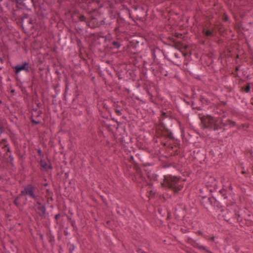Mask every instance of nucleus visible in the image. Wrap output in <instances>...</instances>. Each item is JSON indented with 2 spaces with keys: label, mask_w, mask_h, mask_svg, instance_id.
Wrapping results in <instances>:
<instances>
[{
  "label": "nucleus",
  "mask_w": 253,
  "mask_h": 253,
  "mask_svg": "<svg viewBox=\"0 0 253 253\" xmlns=\"http://www.w3.org/2000/svg\"><path fill=\"white\" fill-rule=\"evenodd\" d=\"M15 204H16V200H15Z\"/></svg>",
  "instance_id": "18"
},
{
  "label": "nucleus",
  "mask_w": 253,
  "mask_h": 253,
  "mask_svg": "<svg viewBox=\"0 0 253 253\" xmlns=\"http://www.w3.org/2000/svg\"><path fill=\"white\" fill-rule=\"evenodd\" d=\"M85 19V18L84 16H81L80 17V20L81 21H84Z\"/></svg>",
  "instance_id": "14"
},
{
  "label": "nucleus",
  "mask_w": 253,
  "mask_h": 253,
  "mask_svg": "<svg viewBox=\"0 0 253 253\" xmlns=\"http://www.w3.org/2000/svg\"><path fill=\"white\" fill-rule=\"evenodd\" d=\"M206 239L207 240H209L210 241H214V236H212L211 237V238H209L208 237H206Z\"/></svg>",
  "instance_id": "13"
},
{
  "label": "nucleus",
  "mask_w": 253,
  "mask_h": 253,
  "mask_svg": "<svg viewBox=\"0 0 253 253\" xmlns=\"http://www.w3.org/2000/svg\"><path fill=\"white\" fill-rule=\"evenodd\" d=\"M36 187L32 185H28L26 186L24 190L21 191L20 195H28L30 198L37 200V197L35 195Z\"/></svg>",
  "instance_id": "4"
},
{
  "label": "nucleus",
  "mask_w": 253,
  "mask_h": 253,
  "mask_svg": "<svg viewBox=\"0 0 253 253\" xmlns=\"http://www.w3.org/2000/svg\"><path fill=\"white\" fill-rule=\"evenodd\" d=\"M199 248L201 250H204V251H205L206 252H208V253H210L207 249L205 247H204L203 246H199Z\"/></svg>",
  "instance_id": "10"
},
{
  "label": "nucleus",
  "mask_w": 253,
  "mask_h": 253,
  "mask_svg": "<svg viewBox=\"0 0 253 253\" xmlns=\"http://www.w3.org/2000/svg\"><path fill=\"white\" fill-rule=\"evenodd\" d=\"M30 66L28 62H25L21 65H17L14 67L15 73L19 74L21 71H25L26 72H29Z\"/></svg>",
  "instance_id": "5"
},
{
  "label": "nucleus",
  "mask_w": 253,
  "mask_h": 253,
  "mask_svg": "<svg viewBox=\"0 0 253 253\" xmlns=\"http://www.w3.org/2000/svg\"><path fill=\"white\" fill-rule=\"evenodd\" d=\"M201 121L203 128L213 130L221 129L223 126L231 127L235 126V123L230 120L224 121L220 118L214 117L210 115L201 117Z\"/></svg>",
  "instance_id": "1"
},
{
  "label": "nucleus",
  "mask_w": 253,
  "mask_h": 253,
  "mask_svg": "<svg viewBox=\"0 0 253 253\" xmlns=\"http://www.w3.org/2000/svg\"><path fill=\"white\" fill-rule=\"evenodd\" d=\"M162 185L164 187L170 189L176 193L182 190L183 181L177 176L168 175L164 176Z\"/></svg>",
  "instance_id": "2"
},
{
  "label": "nucleus",
  "mask_w": 253,
  "mask_h": 253,
  "mask_svg": "<svg viewBox=\"0 0 253 253\" xmlns=\"http://www.w3.org/2000/svg\"><path fill=\"white\" fill-rule=\"evenodd\" d=\"M40 165L44 170H46L48 169H51V167L48 164V163L46 161L44 160H41Z\"/></svg>",
  "instance_id": "8"
},
{
  "label": "nucleus",
  "mask_w": 253,
  "mask_h": 253,
  "mask_svg": "<svg viewBox=\"0 0 253 253\" xmlns=\"http://www.w3.org/2000/svg\"><path fill=\"white\" fill-rule=\"evenodd\" d=\"M242 173H245V171H242Z\"/></svg>",
  "instance_id": "20"
},
{
  "label": "nucleus",
  "mask_w": 253,
  "mask_h": 253,
  "mask_svg": "<svg viewBox=\"0 0 253 253\" xmlns=\"http://www.w3.org/2000/svg\"><path fill=\"white\" fill-rule=\"evenodd\" d=\"M250 90V85H248L245 88V91L246 92H248Z\"/></svg>",
  "instance_id": "12"
},
{
  "label": "nucleus",
  "mask_w": 253,
  "mask_h": 253,
  "mask_svg": "<svg viewBox=\"0 0 253 253\" xmlns=\"http://www.w3.org/2000/svg\"><path fill=\"white\" fill-rule=\"evenodd\" d=\"M35 210L40 215H43L45 211V208L44 206L40 203L38 201H37V203L35 206Z\"/></svg>",
  "instance_id": "6"
},
{
  "label": "nucleus",
  "mask_w": 253,
  "mask_h": 253,
  "mask_svg": "<svg viewBox=\"0 0 253 253\" xmlns=\"http://www.w3.org/2000/svg\"><path fill=\"white\" fill-rule=\"evenodd\" d=\"M39 153H41V151H40V150H39Z\"/></svg>",
  "instance_id": "19"
},
{
  "label": "nucleus",
  "mask_w": 253,
  "mask_h": 253,
  "mask_svg": "<svg viewBox=\"0 0 253 253\" xmlns=\"http://www.w3.org/2000/svg\"><path fill=\"white\" fill-rule=\"evenodd\" d=\"M202 33L207 38L213 37L215 35L216 33L215 27L211 24L206 25L203 28Z\"/></svg>",
  "instance_id": "3"
},
{
  "label": "nucleus",
  "mask_w": 253,
  "mask_h": 253,
  "mask_svg": "<svg viewBox=\"0 0 253 253\" xmlns=\"http://www.w3.org/2000/svg\"><path fill=\"white\" fill-rule=\"evenodd\" d=\"M7 151H9V149L8 148H7Z\"/></svg>",
  "instance_id": "17"
},
{
  "label": "nucleus",
  "mask_w": 253,
  "mask_h": 253,
  "mask_svg": "<svg viewBox=\"0 0 253 253\" xmlns=\"http://www.w3.org/2000/svg\"><path fill=\"white\" fill-rule=\"evenodd\" d=\"M157 133H159V129L157 130Z\"/></svg>",
  "instance_id": "16"
},
{
  "label": "nucleus",
  "mask_w": 253,
  "mask_h": 253,
  "mask_svg": "<svg viewBox=\"0 0 253 253\" xmlns=\"http://www.w3.org/2000/svg\"><path fill=\"white\" fill-rule=\"evenodd\" d=\"M1 143H2L3 144V147H5L6 148V146H7V144H6V141L5 139H3L1 140Z\"/></svg>",
  "instance_id": "11"
},
{
  "label": "nucleus",
  "mask_w": 253,
  "mask_h": 253,
  "mask_svg": "<svg viewBox=\"0 0 253 253\" xmlns=\"http://www.w3.org/2000/svg\"><path fill=\"white\" fill-rule=\"evenodd\" d=\"M160 135L169 138L170 139L173 138V136L171 132L168 129L166 128L165 127H164L163 129L161 130Z\"/></svg>",
  "instance_id": "7"
},
{
  "label": "nucleus",
  "mask_w": 253,
  "mask_h": 253,
  "mask_svg": "<svg viewBox=\"0 0 253 253\" xmlns=\"http://www.w3.org/2000/svg\"><path fill=\"white\" fill-rule=\"evenodd\" d=\"M112 43L114 46L117 48H119L120 46V44L118 42L114 41Z\"/></svg>",
  "instance_id": "9"
},
{
  "label": "nucleus",
  "mask_w": 253,
  "mask_h": 253,
  "mask_svg": "<svg viewBox=\"0 0 253 253\" xmlns=\"http://www.w3.org/2000/svg\"><path fill=\"white\" fill-rule=\"evenodd\" d=\"M58 216H59V215H58V214H57V215H56V216H55V218H56V219H57V218H58Z\"/></svg>",
  "instance_id": "15"
}]
</instances>
